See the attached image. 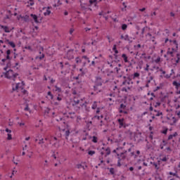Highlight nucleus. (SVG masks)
Returning a JSON list of instances; mask_svg holds the SVG:
<instances>
[{
    "instance_id": "obj_1",
    "label": "nucleus",
    "mask_w": 180,
    "mask_h": 180,
    "mask_svg": "<svg viewBox=\"0 0 180 180\" xmlns=\"http://www.w3.org/2000/svg\"><path fill=\"white\" fill-rule=\"evenodd\" d=\"M11 50H7L6 51V56L5 58L2 59L1 60V65H5V63H6V67H5L4 68V70L5 71H6V70H8V68H9V67H11Z\"/></svg>"
},
{
    "instance_id": "obj_2",
    "label": "nucleus",
    "mask_w": 180,
    "mask_h": 180,
    "mask_svg": "<svg viewBox=\"0 0 180 180\" xmlns=\"http://www.w3.org/2000/svg\"><path fill=\"white\" fill-rule=\"evenodd\" d=\"M18 75H19L13 72V70H8L5 74L6 78H8V79H13V81H15V79H16Z\"/></svg>"
},
{
    "instance_id": "obj_3",
    "label": "nucleus",
    "mask_w": 180,
    "mask_h": 180,
    "mask_svg": "<svg viewBox=\"0 0 180 180\" xmlns=\"http://www.w3.org/2000/svg\"><path fill=\"white\" fill-rule=\"evenodd\" d=\"M102 150H105V154L103 152H101V156H99V160H101V164H103V158H106L108 155H110V148H107L105 149V148H102Z\"/></svg>"
},
{
    "instance_id": "obj_4",
    "label": "nucleus",
    "mask_w": 180,
    "mask_h": 180,
    "mask_svg": "<svg viewBox=\"0 0 180 180\" xmlns=\"http://www.w3.org/2000/svg\"><path fill=\"white\" fill-rule=\"evenodd\" d=\"M84 60H87V63L89 64L91 63V60H89V58L86 57V56H83L81 58L77 57L75 58V62L77 64H81V63H83Z\"/></svg>"
},
{
    "instance_id": "obj_5",
    "label": "nucleus",
    "mask_w": 180,
    "mask_h": 180,
    "mask_svg": "<svg viewBox=\"0 0 180 180\" xmlns=\"http://www.w3.org/2000/svg\"><path fill=\"white\" fill-rule=\"evenodd\" d=\"M118 160H126L127 158V150L122 152L121 153H117Z\"/></svg>"
},
{
    "instance_id": "obj_6",
    "label": "nucleus",
    "mask_w": 180,
    "mask_h": 180,
    "mask_svg": "<svg viewBox=\"0 0 180 180\" xmlns=\"http://www.w3.org/2000/svg\"><path fill=\"white\" fill-rule=\"evenodd\" d=\"M154 80V77L151 76V73H148V77H146V88H148L150 86V84H151V82Z\"/></svg>"
},
{
    "instance_id": "obj_7",
    "label": "nucleus",
    "mask_w": 180,
    "mask_h": 180,
    "mask_svg": "<svg viewBox=\"0 0 180 180\" xmlns=\"http://www.w3.org/2000/svg\"><path fill=\"white\" fill-rule=\"evenodd\" d=\"M65 57L68 58V60H72L74 58V50H69Z\"/></svg>"
},
{
    "instance_id": "obj_8",
    "label": "nucleus",
    "mask_w": 180,
    "mask_h": 180,
    "mask_svg": "<svg viewBox=\"0 0 180 180\" xmlns=\"http://www.w3.org/2000/svg\"><path fill=\"white\" fill-rule=\"evenodd\" d=\"M22 84L18 83L15 84H13V91H20V89H23L21 86Z\"/></svg>"
},
{
    "instance_id": "obj_9",
    "label": "nucleus",
    "mask_w": 180,
    "mask_h": 180,
    "mask_svg": "<svg viewBox=\"0 0 180 180\" xmlns=\"http://www.w3.org/2000/svg\"><path fill=\"white\" fill-rule=\"evenodd\" d=\"M96 84L97 86H102V84H103V80H102V77H97L96 79Z\"/></svg>"
},
{
    "instance_id": "obj_10",
    "label": "nucleus",
    "mask_w": 180,
    "mask_h": 180,
    "mask_svg": "<svg viewBox=\"0 0 180 180\" xmlns=\"http://www.w3.org/2000/svg\"><path fill=\"white\" fill-rule=\"evenodd\" d=\"M44 9L46 10V12L44 13V16H49V15H50V13H51V11H50V9H51V7L48 6L47 8H43L44 11Z\"/></svg>"
},
{
    "instance_id": "obj_11",
    "label": "nucleus",
    "mask_w": 180,
    "mask_h": 180,
    "mask_svg": "<svg viewBox=\"0 0 180 180\" xmlns=\"http://www.w3.org/2000/svg\"><path fill=\"white\" fill-rule=\"evenodd\" d=\"M0 27L1 29H3L6 33H11V31L12 30L9 27L5 25H0Z\"/></svg>"
},
{
    "instance_id": "obj_12",
    "label": "nucleus",
    "mask_w": 180,
    "mask_h": 180,
    "mask_svg": "<svg viewBox=\"0 0 180 180\" xmlns=\"http://www.w3.org/2000/svg\"><path fill=\"white\" fill-rule=\"evenodd\" d=\"M118 123L120 124V129H122V127H126L124 125V119H118Z\"/></svg>"
},
{
    "instance_id": "obj_13",
    "label": "nucleus",
    "mask_w": 180,
    "mask_h": 180,
    "mask_svg": "<svg viewBox=\"0 0 180 180\" xmlns=\"http://www.w3.org/2000/svg\"><path fill=\"white\" fill-rule=\"evenodd\" d=\"M80 6L82 11H88V6H89L86 4H81Z\"/></svg>"
},
{
    "instance_id": "obj_14",
    "label": "nucleus",
    "mask_w": 180,
    "mask_h": 180,
    "mask_svg": "<svg viewBox=\"0 0 180 180\" xmlns=\"http://www.w3.org/2000/svg\"><path fill=\"white\" fill-rule=\"evenodd\" d=\"M146 36H148V37H150V40L155 43V44H157V42H155V37H153L150 33H148Z\"/></svg>"
},
{
    "instance_id": "obj_15",
    "label": "nucleus",
    "mask_w": 180,
    "mask_h": 180,
    "mask_svg": "<svg viewBox=\"0 0 180 180\" xmlns=\"http://www.w3.org/2000/svg\"><path fill=\"white\" fill-rule=\"evenodd\" d=\"M89 6H92V5H94V6H96L98 4V1L97 0H89Z\"/></svg>"
},
{
    "instance_id": "obj_16",
    "label": "nucleus",
    "mask_w": 180,
    "mask_h": 180,
    "mask_svg": "<svg viewBox=\"0 0 180 180\" xmlns=\"http://www.w3.org/2000/svg\"><path fill=\"white\" fill-rule=\"evenodd\" d=\"M169 120H171L172 124H175L176 122H178L179 119L175 117H172L171 118H167Z\"/></svg>"
},
{
    "instance_id": "obj_17",
    "label": "nucleus",
    "mask_w": 180,
    "mask_h": 180,
    "mask_svg": "<svg viewBox=\"0 0 180 180\" xmlns=\"http://www.w3.org/2000/svg\"><path fill=\"white\" fill-rule=\"evenodd\" d=\"M132 79H140V73L135 72L134 75H132Z\"/></svg>"
},
{
    "instance_id": "obj_18",
    "label": "nucleus",
    "mask_w": 180,
    "mask_h": 180,
    "mask_svg": "<svg viewBox=\"0 0 180 180\" xmlns=\"http://www.w3.org/2000/svg\"><path fill=\"white\" fill-rule=\"evenodd\" d=\"M122 58H123L124 63H129V58L127 57V55H126V53H123L122 55Z\"/></svg>"
},
{
    "instance_id": "obj_19",
    "label": "nucleus",
    "mask_w": 180,
    "mask_h": 180,
    "mask_svg": "<svg viewBox=\"0 0 180 180\" xmlns=\"http://www.w3.org/2000/svg\"><path fill=\"white\" fill-rule=\"evenodd\" d=\"M124 40L126 41H129V43H131L133 41L132 38L129 37V35H127V34L124 35Z\"/></svg>"
},
{
    "instance_id": "obj_20",
    "label": "nucleus",
    "mask_w": 180,
    "mask_h": 180,
    "mask_svg": "<svg viewBox=\"0 0 180 180\" xmlns=\"http://www.w3.org/2000/svg\"><path fill=\"white\" fill-rule=\"evenodd\" d=\"M172 85L175 86L176 89H179L180 83H178L176 81H174Z\"/></svg>"
},
{
    "instance_id": "obj_21",
    "label": "nucleus",
    "mask_w": 180,
    "mask_h": 180,
    "mask_svg": "<svg viewBox=\"0 0 180 180\" xmlns=\"http://www.w3.org/2000/svg\"><path fill=\"white\" fill-rule=\"evenodd\" d=\"M98 108V102L94 101L92 104L91 106V109H93L94 110H95V109H96Z\"/></svg>"
},
{
    "instance_id": "obj_22",
    "label": "nucleus",
    "mask_w": 180,
    "mask_h": 180,
    "mask_svg": "<svg viewBox=\"0 0 180 180\" xmlns=\"http://www.w3.org/2000/svg\"><path fill=\"white\" fill-rule=\"evenodd\" d=\"M31 17L32 18V19H34L35 23H39V20H37V15L34 14H31Z\"/></svg>"
},
{
    "instance_id": "obj_23",
    "label": "nucleus",
    "mask_w": 180,
    "mask_h": 180,
    "mask_svg": "<svg viewBox=\"0 0 180 180\" xmlns=\"http://www.w3.org/2000/svg\"><path fill=\"white\" fill-rule=\"evenodd\" d=\"M167 54L171 56V57H174V49H172V50L169 49V50L167 51Z\"/></svg>"
},
{
    "instance_id": "obj_24",
    "label": "nucleus",
    "mask_w": 180,
    "mask_h": 180,
    "mask_svg": "<svg viewBox=\"0 0 180 180\" xmlns=\"http://www.w3.org/2000/svg\"><path fill=\"white\" fill-rule=\"evenodd\" d=\"M161 161H162L163 162H167V161H168V160H169V158L167 156L163 157L162 158L160 159Z\"/></svg>"
},
{
    "instance_id": "obj_25",
    "label": "nucleus",
    "mask_w": 180,
    "mask_h": 180,
    "mask_svg": "<svg viewBox=\"0 0 180 180\" xmlns=\"http://www.w3.org/2000/svg\"><path fill=\"white\" fill-rule=\"evenodd\" d=\"M8 45L11 46V47H12L13 49H15L16 47V44H15L13 41H10Z\"/></svg>"
},
{
    "instance_id": "obj_26",
    "label": "nucleus",
    "mask_w": 180,
    "mask_h": 180,
    "mask_svg": "<svg viewBox=\"0 0 180 180\" xmlns=\"http://www.w3.org/2000/svg\"><path fill=\"white\" fill-rule=\"evenodd\" d=\"M27 153H28L27 155V157H29V158H32V157L33 156V152H32V151L29 152V150H27Z\"/></svg>"
},
{
    "instance_id": "obj_27",
    "label": "nucleus",
    "mask_w": 180,
    "mask_h": 180,
    "mask_svg": "<svg viewBox=\"0 0 180 180\" xmlns=\"http://www.w3.org/2000/svg\"><path fill=\"white\" fill-rule=\"evenodd\" d=\"M122 30H127V24H122L121 26Z\"/></svg>"
},
{
    "instance_id": "obj_28",
    "label": "nucleus",
    "mask_w": 180,
    "mask_h": 180,
    "mask_svg": "<svg viewBox=\"0 0 180 180\" xmlns=\"http://www.w3.org/2000/svg\"><path fill=\"white\" fill-rule=\"evenodd\" d=\"M169 175H172V176H176V178H178V174H176V172L174 173L172 172H169Z\"/></svg>"
},
{
    "instance_id": "obj_29",
    "label": "nucleus",
    "mask_w": 180,
    "mask_h": 180,
    "mask_svg": "<svg viewBox=\"0 0 180 180\" xmlns=\"http://www.w3.org/2000/svg\"><path fill=\"white\" fill-rule=\"evenodd\" d=\"M176 57H177V59L175 60V62H176V65L177 64H179V61H180L179 53H177Z\"/></svg>"
},
{
    "instance_id": "obj_30",
    "label": "nucleus",
    "mask_w": 180,
    "mask_h": 180,
    "mask_svg": "<svg viewBox=\"0 0 180 180\" xmlns=\"http://www.w3.org/2000/svg\"><path fill=\"white\" fill-rule=\"evenodd\" d=\"M92 139H92L93 143H98V137L93 136Z\"/></svg>"
},
{
    "instance_id": "obj_31",
    "label": "nucleus",
    "mask_w": 180,
    "mask_h": 180,
    "mask_svg": "<svg viewBox=\"0 0 180 180\" xmlns=\"http://www.w3.org/2000/svg\"><path fill=\"white\" fill-rule=\"evenodd\" d=\"M48 96H50L51 99H53L54 96H53V94H51V91H49L47 94Z\"/></svg>"
},
{
    "instance_id": "obj_32",
    "label": "nucleus",
    "mask_w": 180,
    "mask_h": 180,
    "mask_svg": "<svg viewBox=\"0 0 180 180\" xmlns=\"http://www.w3.org/2000/svg\"><path fill=\"white\" fill-rule=\"evenodd\" d=\"M24 110H25V112H29V110H30V108H29V104H26V107L24 108Z\"/></svg>"
},
{
    "instance_id": "obj_33",
    "label": "nucleus",
    "mask_w": 180,
    "mask_h": 180,
    "mask_svg": "<svg viewBox=\"0 0 180 180\" xmlns=\"http://www.w3.org/2000/svg\"><path fill=\"white\" fill-rule=\"evenodd\" d=\"M65 134L66 139H68V136H70V130H66Z\"/></svg>"
},
{
    "instance_id": "obj_34",
    "label": "nucleus",
    "mask_w": 180,
    "mask_h": 180,
    "mask_svg": "<svg viewBox=\"0 0 180 180\" xmlns=\"http://www.w3.org/2000/svg\"><path fill=\"white\" fill-rule=\"evenodd\" d=\"M55 88H56V92H61V88H60L57 86H56Z\"/></svg>"
},
{
    "instance_id": "obj_35",
    "label": "nucleus",
    "mask_w": 180,
    "mask_h": 180,
    "mask_svg": "<svg viewBox=\"0 0 180 180\" xmlns=\"http://www.w3.org/2000/svg\"><path fill=\"white\" fill-rule=\"evenodd\" d=\"M89 155H94V154H95V151L94 150H89L88 152Z\"/></svg>"
},
{
    "instance_id": "obj_36",
    "label": "nucleus",
    "mask_w": 180,
    "mask_h": 180,
    "mask_svg": "<svg viewBox=\"0 0 180 180\" xmlns=\"http://www.w3.org/2000/svg\"><path fill=\"white\" fill-rule=\"evenodd\" d=\"M150 65L148 64H146V68H145V71H147V72H148V71L150 70Z\"/></svg>"
},
{
    "instance_id": "obj_37",
    "label": "nucleus",
    "mask_w": 180,
    "mask_h": 180,
    "mask_svg": "<svg viewBox=\"0 0 180 180\" xmlns=\"http://www.w3.org/2000/svg\"><path fill=\"white\" fill-rule=\"evenodd\" d=\"M131 157H134V158H137L138 155L134 154V152L131 153Z\"/></svg>"
},
{
    "instance_id": "obj_38",
    "label": "nucleus",
    "mask_w": 180,
    "mask_h": 180,
    "mask_svg": "<svg viewBox=\"0 0 180 180\" xmlns=\"http://www.w3.org/2000/svg\"><path fill=\"white\" fill-rule=\"evenodd\" d=\"M38 144H44V139H41L39 141Z\"/></svg>"
},
{
    "instance_id": "obj_39",
    "label": "nucleus",
    "mask_w": 180,
    "mask_h": 180,
    "mask_svg": "<svg viewBox=\"0 0 180 180\" xmlns=\"http://www.w3.org/2000/svg\"><path fill=\"white\" fill-rule=\"evenodd\" d=\"M153 165L155 166V169H160V167H158V165L156 162H154Z\"/></svg>"
},
{
    "instance_id": "obj_40",
    "label": "nucleus",
    "mask_w": 180,
    "mask_h": 180,
    "mask_svg": "<svg viewBox=\"0 0 180 180\" xmlns=\"http://www.w3.org/2000/svg\"><path fill=\"white\" fill-rule=\"evenodd\" d=\"M120 109H123V110L126 109V105L122 103L120 105Z\"/></svg>"
},
{
    "instance_id": "obj_41",
    "label": "nucleus",
    "mask_w": 180,
    "mask_h": 180,
    "mask_svg": "<svg viewBox=\"0 0 180 180\" xmlns=\"http://www.w3.org/2000/svg\"><path fill=\"white\" fill-rule=\"evenodd\" d=\"M86 63H88V60H83V67H85V65H86Z\"/></svg>"
},
{
    "instance_id": "obj_42",
    "label": "nucleus",
    "mask_w": 180,
    "mask_h": 180,
    "mask_svg": "<svg viewBox=\"0 0 180 180\" xmlns=\"http://www.w3.org/2000/svg\"><path fill=\"white\" fill-rule=\"evenodd\" d=\"M7 136H8L7 139L12 140V134H8Z\"/></svg>"
},
{
    "instance_id": "obj_43",
    "label": "nucleus",
    "mask_w": 180,
    "mask_h": 180,
    "mask_svg": "<svg viewBox=\"0 0 180 180\" xmlns=\"http://www.w3.org/2000/svg\"><path fill=\"white\" fill-rule=\"evenodd\" d=\"M106 38L108 39L109 43H112V41H113V39H111L110 37L107 36Z\"/></svg>"
},
{
    "instance_id": "obj_44",
    "label": "nucleus",
    "mask_w": 180,
    "mask_h": 180,
    "mask_svg": "<svg viewBox=\"0 0 180 180\" xmlns=\"http://www.w3.org/2000/svg\"><path fill=\"white\" fill-rule=\"evenodd\" d=\"M161 61V58L158 57L156 60H155V63L158 64V63H160Z\"/></svg>"
},
{
    "instance_id": "obj_45",
    "label": "nucleus",
    "mask_w": 180,
    "mask_h": 180,
    "mask_svg": "<svg viewBox=\"0 0 180 180\" xmlns=\"http://www.w3.org/2000/svg\"><path fill=\"white\" fill-rule=\"evenodd\" d=\"M101 112V107H98L97 108V110H96V114H98V113H100Z\"/></svg>"
},
{
    "instance_id": "obj_46",
    "label": "nucleus",
    "mask_w": 180,
    "mask_h": 180,
    "mask_svg": "<svg viewBox=\"0 0 180 180\" xmlns=\"http://www.w3.org/2000/svg\"><path fill=\"white\" fill-rule=\"evenodd\" d=\"M176 115L178 116V118L179 120L180 118V111H176Z\"/></svg>"
},
{
    "instance_id": "obj_47",
    "label": "nucleus",
    "mask_w": 180,
    "mask_h": 180,
    "mask_svg": "<svg viewBox=\"0 0 180 180\" xmlns=\"http://www.w3.org/2000/svg\"><path fill=\"white\" fill-rule=\"evenodd\" d=\"M74 103H75V105L79 104V100H74Z\"/></svg>"
},
{
    "instance_id": "obj_48",
    "label": "nucleus",
    "mask_w": 180,
    "mask_h": 180,
    "mask_svg": "<svg viewBox=\"0 0 180 180\" xmlns=\"http://www.w3.org/2000/svg\"><path fill=\"white\" fill-rule=\"evenodd\" d=\"M173 43L175 44L176 49H178V42L176 41V40H173Z\"/></svg>"
},
{
    "instance_id": "obj_49",
    "label": "nucleus",
    "mask_w": 180,
    "mask_h": 180,
    "mask_svg": "<svg viewBox=\"0 0 180 180\" xmlns=\"http://www.w3.org/2000/svg\"><path fill=\"white\" fill-rule=\"evenodd\" d=\"M120 159H118V162H117V167H122V164L120 163Z\"/></svg>"
},
{
    "instance_id": "obj_50",
    "label": "nucleus",
    "mask_w": 180,
    "mask_h": 180,
    "mask_svg": "<svg viewBox=\"0 0 180 180\" xmlns=\"http://www.w3.org/2000/svg\"><path fill=\"white\" fill-rule=\"evenodd\" d=\"M79 71L82 75H85V72L84 71V69L81 68V69H79Z\"/></svg>"
},
{
    "instance_id": "obj_51",
    "label": "nucleus",
    "mask_w": 180,
    "mask_h": 180,
    "mask_svg": "<svg viewBox=\"0 0 180 180\" xmlns=\"http://www.w3.org/2000/svg\"><path fill=\"white\" fill-rule=\"evenodd\" d=\"M77 167L78 168V169H79L81 168H84V166H82V165H77Z\"/></svg>"
},
{
    "instance_id": "obj_52",
    "label": "nucleus",
    "mask_w": 180,
    "mask_h": 180,
    "mask_svg": "<svg viewBox=\"0 0 180 180\" xmlns=\"http://www.w3.org/2000/svg\"><path fill=\"white\" fill-rule=\"evenodd\" d=\"M115 70L116 71L117 74H119V71H120V68H115Z\"/></svg>"
},
{
    "instance_id": "obj_53",
    "label": "nucleus",
    "mask_w": 180,
    "mask_h": 180,
    "mask_svg": "<svg viewBox=\"0 0 180 180\" xmlns=\"http://www.w3.org/2000/svg\"><path fill=\"white\" fill-rule=\"evenodd\" d=\"M10 41H9V39H6V40L4 41V43H5L6 44H9Z\"/></svg>"
},
{
    "instance_id": "obj_54",
    "label": "nucleus",
    "mask_w": 180,
    "mask_h": 180,
    "mask_svg": "<svg viewBox=\"0 0 180 180\" xmlns=\"http://www.w3.org/2000/svg\"><path fill=\"white\" fill-rule=\"evenodd\" d=\"M172 139H174V136L173 135H169L168 137V140H172Z\"/></svg>"
},
{
    "instance_id": "obj_55",
    "label": "nucleus",
    "mask_w": 180,
    "mask_h": 180,
    "mask_svg": "<svg viewBox=\"0 0 180 180\" xmlns=\"http://www.w3.org/2000/svg\"><path fill=\"white\" fill-rule=\"evenodd\" d=\"M167 131H168V129H165V130L162 131V134H167Z\"/></svg>"
},
{
    "instance_id": "obj_56",
    "label": "nucleus",
    "mask_w": 180,
    "mask_h": 180,
    "mask_svg": "<svg viewBox=\"0 0 180 180\" xmlns=\"http://www.w3.org/2000/svg\"><path fill=\"white\" fill-rule=\"evenodd\" d=\"M90 66L95 67V61H91Z\"/></svg>"
},
{
    "instance_id": "obj_57",
    "label": "nucleus",
    "mask_w": 180,
    "mask_h": 180,
    "mask_svg": "<svg viewBox=\"0 0 180 180\" xmlns=\"http://www.w3.org/2000/svg\"><path fill=\"white\" fill-rule=\"evenodd\" d=\"M160 71L162 72V74H163V75H165V74H166L165 71L163 70L162 68L160 69Z\"/></svg>"
},
{
    "instance_id": "obj_58",
    "label": "nucleus",
    "mask_w": 180,
    "mask_h": 180,
    "mask_svg": "<svg viewBox=\"0 0 180 180\" xmlns=\"http://www.w3.org/2000/svg\"><path fill=\"white\" fill-rule=\"evenodd\" d=\"M160 105H161V103L157 102L155 106V108H157V106H160Z\"/></svg>"
},
{
    "instance_id": "obj_59",
    "label": "nucleus",
    "mask_w": 180,
    "mask_h": 180,
    "mask_svg": "<svg viewBox=\"0 0 180 180\" xmlns=\"http://www.w3.org/2000/svg\"><path fill=\"white\" fill-rule=\"evenodd\" d=\"M23 151H26L27 150V145H25V147L22 148Z\"/></svg>"
},
{
    "instance_id": "obj_60",
    "label": "nucleus",
    "mask_w": 180,
    "mask_h": 180,
    "mask_svg": "<svg viewBox=\"0 0 180 180\" xmlns=\"http://www.w3.org/2000/svg\"><path fill=\"white\" fill-rule=\"evenodd\" d=\"M72 33H74V29H73V28H71V29L70 30V34H72Z\"/></svg>"
},
{
    "instance_id": "obj_61",
    "label": "nucleus",
    "mask_w": 180,
    "mask_h": 180,
    "mask_svg": "<svg viewBox=\"0 0 180 180\" xmlns=\"http://www.w3.org/2000/svg\"><path fill=\"white\" fill-rule=\"evenodd\" d=\"M6 133H12V131L9 129H6Z\"/></svg>"
},
{
    "instance_id": "obj_62",
    "label": "nucleus",
    "mask_w": 180,
    "mask_h": 180,
    "mask_svg": "<svg viewBox=\"0 0 180 180\" xmlns=\"http://www.w3.org/2000/svg\"><path fill=\"white\" fill-rule=\"evenodd\" d=\"M170 16H172V18H174L175 16V13H174L173 12L170 13Z\"/></svg>"
},
{
    "instance_id": "obj_63",
    "label": "nucleus",
    "mask_w": 180,
    "mask_h": 180,
    "mask_svg": "<svg viewBox=\"0 0 180 180\" xmlns=\"http://www.w3.org/2000/svg\"><path fill=\"white\" fill-rule=\"evenodd\" d=\"M173 135V137H176V136H178V133L177 132H174Z\"/></svg>"
},
{
    "instance_id": "obj_64",
    "label": "nucleus",
    "mask_w": 180,
    "mask_h": 180,
    "mask_svg": "<svg viewBox=\"0 0 180 180\" xmlns=\"http://www.w3.org/2000/svg\"><path fill=\"white\" fill-rule=\"evenodd\" d=\"M161 115H162V112H158L156 116H161Z\"/></svg>"
}]
</instances>
